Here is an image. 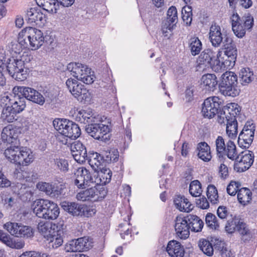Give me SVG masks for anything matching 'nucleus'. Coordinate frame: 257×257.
<instances>
[{
	"instance_id": "obj_43",
	"label": "nucleus",
	"mask_w": 257,
	"mask_h": 257,
	"mask_svg": "<svg viewBox=\"0 0 257 257\" xmlns=\"http://www.w3.org/2000/svg\"><path fill=\"white\" fill-rule=\"evenodd\" d=\"M238 85L237 76L232 71H226L221 76V81L219 84Z\"/></svg>"
},
{
	"instance_id": "obj_51",
	"label": "nucleus",
	"mask_w": 257,
	"mask_h": 257,
	"mask_svg": "<svg viewBox=\"0 0 257 257\" xmlns=\"http://www.w3.org/2000/svg\"><path fill=\"white\" fill-rule=\"evenodd\" d=\"M236 231L241 236V238L242 240H247L251 237L250 231L248 226L245 223L241 221L238 226Z\"/></svg>"
},
{
	"instance_id": "obj_6",
	"label": "nucleus",
	"mask_w": 257,
	"mask_h": 257,
	"mask_svg": "<svg viewBox=\"0 0 257 257\" xmlns=\"http://www.w3.org/2000/svg\"><path fill=\"white\" fill-rule=\"evenodd\" d=\"M54 128L62 136L74 140L81 135L78 125L66 119L56 118L53 120Z\"/></svg>"
},
{
	"instance_id": "obj_8",
	"label": "nucleus",
	"mask_w": 257,
	"mask_h": 257,
	"mask_svg": "<svg viewBox=\"0 0 257 257\" xmlns=\"http://www.w3.org/2000/svg\"><path fill=\"white\" fill-rule=\"evenodd\" d=\"M230 19L232 31L239 38L244 37L246 31L250 30L253 26V18L250 15L241 18L236 13L233 14Z\"/></svg>"
},
{
	"instance_id": "obj_63",
	"label": "nucleus",
	"mask_w": 257,
	"mask_h": 257,
	"mask_svg": "<svg viewBox=\"0 0 257 257\" xmlns=\"http://www.w3.org/2000/svg\"><path fill=\"white\" fill-rule=\"evenodd\" d=\"M241 184L239 182L231 181L227 187V192L228 194L234 196L239 190Z\"/></svg>"
},
{
	"instance_id": "obj_32",
	"label": "nucleus",
	"mask_w": 257,
	"mask_h": 257,
	"mask_svg": "<svg viewBox=\"0 0 257 257\" xmlns=\"http://www.w3.org/2000/svg\"><path fill=\"white\" fill-rule=\"evenodd\" d=\"M66 85L71 94L75 98H78L80 91L84 85L79 82L78 80L70 78L66 81Z\"/></svg>"
},
{
	"instance_id": "obj_31",
	"label": "nucleus",
	"mask_w": 257,
	"mask_h": 257,
	"mask_svg": "<svg viewBox=\"0 0 257 257\" xmlns=\"http://www.w3.org/2000/svg\"><path fill=\"white\" fill-rule=\"evenodd\" d=\"M197 156L204 162H209L212 158L210 146L205 142H201L197 145Z\"/></svg>"
},
{
	"instance_id": "obj_28",
	"label": "nucleus",
	"mask_w": 257,
	"mask_h": 257,
	"mask_svg": "<svg viewBox=\"0 0 257 257\" xmlns=\"http://www.w3.org/2000/svg\"><path fill=\"white\" fill-rule=\"evenodd\" d=\"M95 172L97 173V177L94 179V183L96 184L101 186L110 181L111 172L108 168L102 167Z\"/></svg>"
},
{
	"instance_id": "obj_30",
	"label": "nucleus",
	"mask_w": 257,
	"mask_h": 257,
	"mask_svg": "<svg viewBox=\"0 0 257 257\" xmlns=\"http://www.w3.org/2000/svg\"><path fill=\"white\" fill-rule=\"evenodd\" d=\"M215 53L211 49H206L202 52L198 59V65L205 67H210L211 63L215 58Z\"/></svg>"
},
{
	"instance_id": "obj_54",
	"label": "nucleus",
	"mask_w": 257,
	"mask_h": 257,
	"mask_svg": "<svg viewBox=\"0 0 257 257\" xmlns=\"http://www.w3.org/2000/svg\"><path fill=\"white\" fill-rule=\"evenodd\" d=\"M54 167L62 171L66 172L68 170L69 164L65 159L58 158L54 159Z\"/></svg>"
},
{
	"instance_id": "obj_57",
	"label": "nucleus",
	"mask_w": 257,
	"mask_h": 257,
	"mask_svg": "<svg viewBox=\"0 0 257 257\" xmlns=\"http://www.w3.org/2000/svg\"><path fill=\"white\" fill-rule=\"evenodd\" d=\"M205 221L207 225L211 229H217L219 225L215 215L208 213L205 217Z\"/></svg>"
},
{
	"instance_id": "obj_18",
	"label": "nucleus",
	"mask_w": 257,
	"mask_h": 257,
	"mask_svg": "<svg viewBox=\"0 0 257 257\" xmlns=\"http://www.w3.org/2000/svg\"><path fill=\"white\" fill-rule=\"evenodd\" d=\"M26 20L30 24H35L41 25L46 22V16L40 7H34L28 10L26 14Z\"/></svg>"
},
{
	"instance_id": "obj_22",
	"label": "nucleus",
	"mask_w": 257,
	"mask_h": 257,
	"mask_svg": "<svg viewBox=\"0 0 257 257\" xmlns=\"http://www.w3.org/2000/svg\"><path fill=\"white\" fill-rule=\"evenodd\" d=\"M63 225L60 226L45 239L48 241L49 247L57 248L61 246L63 243Z\"/></svg>"
},
{
	"instance_id": "obj_26",
	"label": "nucleus",
	"mask_w": 257,
	"mask_h": 257,
	"mask_svg": "<svg viewBox=\"0 0 257 257\" xmlns=\"http://www.w3.org/2000/svg\"><path fill=\"white\" fill-rule=\"evenodd\" d=\"M166 250L171 257H183L184 255L183 246L176 240H171L168 242Z\"/></svg>"
},
{
	"instance_id": "obj_14",
	"label": "nucleus",
	"mask_w": 257,
	"mask_h": 257,
	"mask_svg": "<svg viewBox=\"0 0 257 257\" xmlns=\"http://www.w3.org/2000/svg\"><path fill=\"white\" fill-rule=\"evenodd\" d=\"M21 134L17 125H8L5 126L2 133V139L7 144L5 149L10 146H17V142Z\"/></svg>"
},
{
	"instance_id": "obj_21",
	"label": "nucleus",
	"mask_w": 257,
	"mask_h": 257,
	"mask_svg": "<svg viewBox=\"0 0 257 257\" xmlns=\"http://www.w3.org/2000/svg\"><path fill=\"white\" fill-rule=\"evenodd\" d=\"M37 188L51 197H57L62 193V188L56 183L40 182L37 184Z\"/></svg>"
},
{
	"instance_id": "obj_13",
	"label": "nucleus",
	"mask_w": 257,
	"mask_h": 257,
	"mask_svg": "<svg viewBox=\"0 0 257 257\" xmlns=\"http://www.w3.org/2000/svg\"><path fill=\"white\" fill-rule=\"evenodd\" d=\"M222 100L218 96L209 97L205 99L202 112L204 117L212 118L217 113Z\"/></svg>"
},
{
	"instance_id": "obj_4",
	"label": "nucleus",
	"mask_w": 257,
	"mask_h": 257,
	"mask_svg": "<svg viewBox=\"0 0 257 257\" xmlns=\"http://www.w3.org/2000/svg\"><path fill=\"white\" fill-rule=\"evenodd\" d=\"M0 64L4 66V69H6L9 74L15 80L23 81L28 76V69L21 57H11L8 59L6 63L3 62Z\"/></svg>"
},
{
	"instance_id": "obj_2",
	"label": "nucleus",
	"mask_w": 257,
	"mask_h": 257,
	"mask_svg": "<svg viewBox=\"0 0 257 257\" xmlns=\"http://www.w3.org/2000/svg\"><path fill=\"white\" fill-rule=\"evenodd\" d=\"M4 155L9 162L20 167L28 166L35 159V153L31 149L19 145L7 147Z\"/></svg>"
},
{
	"instance_id": "obj_35",
	"label": "nucleus",
	"mask_w": 257,
	"mask_h": 257,
	"mask_svg": "<svg viewBox=\"0 0 257 257\" xmlns=\"http://www.w3.org/2000/svg\"><path fill=\"white\" fill-rule=\"evenodd\" d=\"M103 157L96 152H93L89 155V164L95 171L103 167Z\"/></svg>"
},
{
	"instance_id": "obj_47",
	"label": "nucleus",
	"mask_w": 257,
	"mask_h": 257,
	"mask_svg": "<svg viewBox=\"0 0 257 257\" xmlns=\"http://www.w3.org/2000/svg\"><path fill=\"white\" fill-rule=\"evenodd\" d=\"M190 194L193 197L200 196L202 193L201 184L198 180L192 181L189 186Z\"/></svg>"
},
{
	"instance_id": "obj_40",
	"label": "nucleus",
	"mask_w": 257,
	"mask_h": 257,
	"mask_svg": "<svg viewBox=\"0 0 257 257\" xmlns=\"http://www.w3.org/2000/svg\"><path fill=\"white\" fill-rule=\"evenodd\" d=\"M251 195L252 193L249 189L242 188L237 192V199L240 204L245 205L251 201Z\"/></svg>"
},
{
	"instance_id": "obj_59",
	"label": "nucleus",
	"mask_w": 257,
	"mask_h": 257,
	"mask_svg": "<svg viewBox=\"0 0 257 257\" xmlns=\"http://www.w3.org/2000/svg\"><path fill=\"white\" fill-rule=\"evenodd\" d=\"M178 16L177 11L176 7L174 6L171 7L167 12V17L165 21L169 23L175 24L177 22Z\"/></svg>"
},
{
	"instance_id": "obj_38",
	"label": "nucleus",
	"mask_w": 257,
	"mask_h": 257,
	"mask_svg": "<svg viewBox=\"0 0 257 257\" xmlns=\"http://www.w3.org/2000/svg\"><path fill=\"white\" fill-rule=\"evenodd\" d=\"M81 205L75 202L64 201L61 203L62 208L74 216H80Z\"/></svg>"
},
{
	"instance_id": "obj_19",
	"label": "nucleus",
	"mask_w": 257,
	"mask_h": 257,
	"mask_svg": "<svg viewBox=\"0 0 257 257\" xmlns=\"http://www.w3.org/2000/svg\"><path fill=\"white\" fill-rule=\"evenodd\" d=\"M175 229L176 234L179 238L183 239L187 238L190 235V225L187 217H177Z\"/></svg>"
},
{
	"instance_id": "obj_41",
	"label": "nucleus",
	"mask_w": 257,
	"mask_h": 257,
	"mask_svg": "<svg viewBox=\"0 0 257 257\" xmlns=\"http://www.w3.org/2000/svg\"><path fill=\"white\" fill-rule=\"evenodd\" d=\"M241 84L246 85L250 83L254 79L253 72L249 68H243L239 72Z\"/></svg>"
},
{
	"instance_id": "obj_9",
	"label": "nucleus",
	"mask_w": 257,
	"mask_h": 257,
	"mask_svg": "<svg viewBox=\"0 0 257 257\" xmlns=\"http://www.w3.org/2000/svg\"><path fill=\"white\" fill-rule=\"evenodd\" d=\"M4 228L16 237L28 239L34 235V230L31 226L21 223L8 222L4 224Z\"/></svg>"
},
{
	"instance_id": "obj_23",
	"label": "nucleus",
	"mask_w": 257,
	"mask_h": 257,
	"mask_svg": "<svg viewBox=\"0 0 257 257\" xmlns=\"http://www.w3.org/2000/svg\"><path fill=\"white\" fill-rule=\"evenodd\" d=\"M210 67L216 72H220L226 69H230L232 67L222 56V53L219 51L216 56H215V58L213 59Z\"/></svg>"
},
{
	"instance_id": "obj_34",
	"label": "nucleus",
	"mask_w": 257,
	"mask_h": 257,
	"mask_svg": "<svg viewBox=\"0 0 257 257\" xmlns=\"http://www.w3.org/2000/svg\"><path fill=\"white\" fill-rule=\"evenodd\" d=\"M187 217L190 225V230L195 232H200L202 230L204 222L199 217L193 214H190Z\"/></svg>"
},
{
	"instance_id": "obj_37",
	"label": "nucleus",
	"mask_w": 257,
	"mask_h": 257,
	"mask_svg": "<svg viewBox=\"0 0 257 257\" xmlns=\"http://www.w3.org/2000/svg\"><path fill=\"white\" fill-rule=\"evenodd\" d=\"M217 84L216 77L212 74L204 75L201 78V84L208 90H213Z\"/></svg>"
},
{
	"instance_id": "obj_56",
	"label": "nucleus",
	"mask_w": 257,
	"mask_h": 257,
	"mask_svg": "<svg viewBox=\"0 0 257 257\" xmlns=\"http://www.w3.org/2000/svg\"><path fill=\"white\" fill-rule=\"evenodd\" d=\"M77 239L79 246L81 248V251L87 250L90 248L92 245L91 239L88 237H83L79 238Z\"/></svg>"
},
{
	"instance_id": "obj_5",
	"label": "nucleus",
	"mask_w": 257,
	"mask_h": 257,
	"mask_svg": "<svg viewBox=\"0 0 257 257\" xmlns=\"http://www.w3.org/2000/svg\"><path fill=\"white\" fill-rule=\"evenodd\" d=\"M67 69L72 76L85 84H91L95 79L94 71L84 64L71 62L67 65Z\"/></svg>"
},
{
	"instance_id": "obj_50",
	"label": "nucleus",
	"mask_w": 257,
	"mask_h": 257,
	"mask_svg": "<svg viewBox=\"0 0 257 257\" xmlns=\"http://www.w3.org/2000/svg\"><path fill=\"white\" fill-rule=\"evenodd\" d=\"M240 220L237 218H232L228 219L225 226V230L228 233H232L237 230Z\"/></svg>"
},
{
	"instance_id": "obj_27",
	"label": "nucleus",
	"mask_w": 257,
	"mask_h": 257,
	"mask_svg": "<svg viewBox=\"0 0 257 257\" xmlns=\"http://www.w3.org/2000/svg\"><path fill=\"white\" fill-rule=\"evenodd\" d=\"M175 207L179 211L185 212L191 211L193 208L189 200L183 196L177 195L174 199Z\"/></svg>"
},
{
	"instance_id": "obj_24",
	"label": "nucleus",
	"mask_w": 257,
	"mask_h": 257,
	"mask_svg": "<svg viewBox=\"0 0 257 257\" xmlns=\"http://www.w3.org/2000/svg\"><path fill=\"white\" fill-rule=\"evenodd\" d=\"M60 224L46 220H41L37 225L38 232L44 238L50 235L53 231L57 229Z\"/></svg>"
},
{
	"instance_id": "obj_3",
	"label": "nucleus",
	"mask_w": 257,
	"mask_h": 257,
	"mask_svg": "<svg viewBox=\"0 0 257 257\" xmlns=\"http://www.w3.org/2000/svg\"><path fill=\"white\" fill-rule=\"evenodd\" d=\"M18 41L24 48L35 51L43 45L45 37L41 30L28 27L22 29L19 33Z\"/></svg>"
},
{
	"instance_id": "obj_15",
	"label": "nucleus",
	"mask_w": 257,
	"mask_h": 257,
	"mask_svg": "<svg viewBox=\"0 0 257 257\" xmlns=\"http://www.w3.org/2000/svg\"><path fill=\"white\" fill-rule=\"evenodd\" d=\"M223 44L225 50L224 54H222V56L233 67L235 64L237 56L236 48L233 43L232 39L229 37L225 36Z\"/></svg>"
},
{
	"instance_id": "obj_48",
	"label": "nucleus",
	"mask_w": 257,
	"mask_h": 257,
	"mask_svg": "<svg viewBox=\"0 0 257 257\" xmlns=\"http://www.w3.org/2000/svg\"><path fill=\"white\" fill-rule=\"evenodd\" d=\"M228 114H229L230 118H235L236 115L239 114L240 107L237 103H230L224 107Z\"/></svg>"
},
{
	"instance_id": "obj_12",
	"label": "nucleus",
	"mask_w": 257,
	"mask_h": 257,
	"mask_svg": "<svg viewBox=\"0 0 257 257\" xmlns=\"http://www.w3.org/2000/svg\"><path fill=\"white\" fill-rule=\"evenodd\" d=\"M254 154L250 151L241 152L235 159L234 169L238 172H242L248 170L254 161Z\"/></svg>"
},
{
	"instance_id": "obj_39",
	"label": "nucleus",
	"mask_w": 257,
	"mask_h": 257,
	"mask_svg": "<svg viewBox=\"0 0 257 257\" xmlns=\"http://www.w3.org/2000/svg\"><path fill=\"white\" fill-rule=\"evenodd\" d=\"M226 123V132L230 139L234 140L237 135V122L236 118H231Z\"/></svg>"
},
{
	"instance_id": "obj_58",
	"label": "nucleus",
	"mask_w": 257,
	"mask_h": 257,
	"mask_svg": "<svg viewBox=\"0 0 257 257\" xmlns=\"http://www.w3.org/2000/svg\"><path fill=\"white\" fill-rule=\"evenodd\" d=\"M182 14L183 22L186 25H190L192 20L191 8L189 6L183 7L182 10Z\"/></svg>"
},
{
	"instance_id": "obj_60",
	"label": "nucleus",
	"mask_w": 257,
	"mask_h": 257,
	"mask_svg": "<svg viewBox=\"0 0 257 257\" xmlns=\"http://www.w3.org/2000/svg\"><path fill=\"white\" fill-rule=\"evenodd\" d=\"M81 210L80 216L86 217H91L96 212V210L93 206H88L84 205H81Z\"/></svg>"
},
{
	"instance_id": "obj_62",
	"label": "nucleus",
	"mask_w": 257,
	"mask_h": 257,
	"mask_svg": "<svg viewBox=\"0 0 257 257\" xmlns=\"http://www.w3.org/2000/svg\"><path fill=\"white\" fill-rule=\"evenodd\" d=\"M215 146L217 153L222 155L225 152L226 145L224 140L221 136H218L216 139Z\"/></svg>"
},
{
	"instance_id": "obj_25",
	"label": "nucleus",
	"mask_w": 257,
	"mask_h": 257,
	"mask_svg": "<svg viewBox=\"0 0 257 257\" xmlns=\"http://www.w3.org/2000/svg\"><path fill=\"white\" fill-rule=\"evenodd\" d=\"M209 39L213 46L219 47L223 42V35L221 28L216 24L212 25L210 28Z\"/></svg>"
},
{
	"instance_id": "obj_7",
	"label": "nucleus",
	"mask_w": 257,
	"mask_h": 257,
	"mask_svg": "<svg viewBox=\"0 0 257 257\" xmlns=\"http://www.w3.org/2000/svg\"><path fill=\"white\" fill-rule=\"evenodd\" d=\"M26 107V102L24 98H18L11 106L3 108L1 121L4 123H11L17 120V114L22 112Z\"/></svg>"
},
{
	"instance_id": "obj_17",
	"label": "nucleus",
	"mask_w": 257,
	"mask_h": 257,
	"mask_svg": "<svg viewBox=\"0 0 257 257\" xmlns=\"http://www.w3.org/2000/svg\"><path fill=\"white\" fill-rule=\"evenodd\" d=\"M49 203H50V200L37 199L32 204L31 209L37 217L46 220Z\"/></svg>"
},
{
	"instance_id": "obj_46",
	"label": "nucleus",
	"mask_w": 257,
	"mask_h": 257,
	"mask_svg": "<svg viewBox=\"0 0 257 257\" xmlns=\"http://www.w3.org/2000/svg\"><path fill=\"white\" fill-rule=\"evenodd\" d=\"M223 154H225L227 157L232 160H235L237 157V152L236 146L233 142L229 141L227 142L225 148V152Z\"/></svg>"
},
{
	"instance_id": "obj_45",
	"label": "nucleus",
	"mask_w": 257,
	"mask_h": 257,
	"mask_svg": "<svg viewBox=\"0 0 257 257\" xmlns=\"http://www.w3.org/2000/svg\"><path fill=\"white\" fill-rule=\"evenodd\" d=\"M202 43L197 37H193L189 41V48L191 54L195 56L198 54L202 50Z\"/></svg>"
},
{
	"instance_id": "obj_52",
	"label": "nucleus",
	"mask_w": 257,
	"mask_h": 257,
	"mask_svg": "<svg viewBox=\"0 0 257 257\" xmlns=\"http://www.w3.org/2000/svg\"><path fill=\"white\" fill-rule=\"evenodd\" d=\"M103 155V159L108 163L116 161L119 157L118 152L115 149L105 151Z\"/></svg>"
},
{
	"instance_id": "obj_20",
	"label": "nucleus",
	"mask_w": 257,
	"mask_h": 257,
	"mask_svg": "<svg viewBox=\"0 0 257 257\" xmlns=\"http://www.w3.org/2000/svg\"><path fill=\"white\" fill-rule=\"evenodd\" d=\"M70 150L74 160L81 164L85 162L87 157L85 147L79 141L74 142L71 144Z\"/></svg>"
},
{
	"instance_id": "obj_29",
	"label": "nucleus",
	"mask_w": 257,
	"mask_h": 257,
	"mask_svg": "<svg viewBox=\"0 0 257 257\" xmlns=\"http://www.w3.org/2000/svg\"><path fill=\"white\" fill-rule=\"evenodd\" d=\"M220 93L225 96L234 97L239 94L240 90L238 85L219 84Z\"/></svg>"
},
{
	"instance_id": "obj_11",
	"label": "nucleus",
	"mask_w": 257,
	"mask_h": 257,
	"mask_svg": "<svg viewBox=\"0 0 257 257\" xmlns=\"http://www.w3.org/2000/svg\"><path fill=\"white\" fill-rule=\"evenodd\" d=\"M13 91L15 94H20L27 100L40 105H43L45 102V99L43 95L33 88L17 86L14 87Z\"/></svg>"
},
{
	"instance_id": "obj_16",
	"label": "nucleus",
	"mask_w": 257,
	"mask_h": 257,
	"mask_svg": "<svg viewBox=\"0 0 257 257\" xmlns=\"http://www.w3.org/2000/svg\"><path fill=\"white\" fill-rule=\"evenodd\" d=\"M74 184L79 188H83L89 186V183H94L90 172L84 167L79 168L76 173Z\"/></svg>"
},
{
	"instance_id": "obj_53",
	"label": "nucleus",
	"mask_w": 257,
	"mask_h": 257,
	"mask_svg": "<svg viewBox=\"0 0 257 257\" xmlns=\"http://www.w3.org/2000/svg\"><path fill=\"white\" fill-rule=\"evenodd\" d=\"M22 47H23V46L20 44L18 41V42H12L8 46L9 51H10L12 57L19 58L18 56L22 51Z\"/></svg>"
},
{
	"instance_id": "obj_49",
	"label": "nucleus",
	"mask_w": 257,
	"mask_h": 257,
	"mask_svg": "<svg viewBox=\"0 0 257 257\" xmlns=\"http://www.w3.org/2000/svg\"><path fill=\"white\" fill-rule=\"evenodd\" d=\"M207 196L211 203L216 204L219 202L218 191L214 185H208L207 190Z\"/></svg>"
},
{
	"instance_id": "obj_55",
	"label": "nucleus",
	"mask_w": 257,
	"mask_h": 257,
	"mask_svg": "<svg viewBox=\"0 0 257 257\" xmlns=\"http://www.w3.org/2000/svg\"><path fill=\"white\" fill-rule=\"evenodd\" d=\"M6 245L13 249H21L24 247L25 241L21 239H16L10 236Z\"/></svg>"
},
{
	"instance_id": "obj_64",
	"label": "nucleus",
	"mask_w": 257,
	"mask_h": 257,
	"mask_svg": "<svg viewBox=\"0 0 257 257\" xmlns=\"http://www.w3.org/2000/svg\"><path fill=\"white\" fill-rule=\"evenodd\" d=\"M19 257H51L47 253H42L36 251H26Z\"/></svg>"
},
{
	"instance_id": "obj_1",
	"label": "nucleus",
	"mask_w": 257,
	"mask_h": 257,
	"mask_svg": "<svg viewBox=\"0 0 257 257\" xmlns=\"http://www.w3.org/2000/svg\"><path fill=\"white\" fill-rule=\"evenodd\" d=\"M76 121L81 123H88L86 131L97 140H105L111 130L110 119L104 116L95 114L90 108L78 110L75 116Z\"/></svg>"
},
{
	"instance_id": "obj_42",
	"label": "nucleus",
	"mask_w": 257,
	"mask_h": 257,
	"mask_svg": "<svg viewBox=\"0 0 257 257\" xmlns=\"http://www.w3.org/2000/svg\"><path fill=\"white\" fill-rule=\"evenodd\" d=\"M60 214V209L58 205L54 202L50 200L48 208L46 220H54L56 219Z\"/></svg>"
},
{
	"instance_id": "obj_33",
	"label": "nucleus",
	"mask_w": 257,
	"mask_h": 257,
	"mask_svg": "<svg viewBox=\"0 0 257 257\" xmlns=\"http://www.w3.org/2000/svg\"><path fill=\"white\" fill-rule=\"evenodd\" d=\"M36 2L38 6L50 13H56L59 8L57 0H36Z\"/></svg>"
},
{
	"instance_id": "obj_61",
	"label": "nucleus",
	"mask_w": 257,
	"mask_h": 257,
	"mask_svg": "<svg viewBox=\"0 0 257 257\" xmlns=\"http://www.w3.org/2000/svg\"><path fill=\"white\" fill-rule=\"evenodd\" d=\"M12 95H9L8 93H5L0 95V105L3 107L7 106H11L12 104L16 100H13Z\"/></svg>"
},
{
	"instance_id": "obj_10",
	"label": "nucleus",
	"mask_w": 257,
	"mask_h": 257,
	"mask_svg": "<svg viewBox=\"0 0 257 257\" xmlns=\"http://www.w3.org/2000/svg\"><path fill=\"white\" fill-rule=\"evenodd\" d=\"M106 194L107 191L104 187L97 186L81 191L77 194L76 198L82 201L95 202L102 200Z\"/></svg>"
},
{
	"instance_id": "obj_44",
	"label": "nucleus",
	"mask_w": 257,
	"mask_h": 257,
	"mask_svg": "<svg viewBox=\"0 0 257 257\" xmlns=\"http://www.w3.org/2000/svg\"><path fill=\"white\" fill-rule=\"evenodd\" d=\"M198 246L202 251L206 255L211 256L213 254V248L212 244L207 240L201 239L198 242Z\"/></svg>"
},
{
	"instance_id": "obj_36",
	"label": "nucleus",
	"mask_w": 257,
	"mask_h": 257,
	"mask_svg": "<svg viewBox=\"0 0 257 257\" xmlns=\"http://www.w3.org/2000/svg\"><path fill=\"white\" fill-rule=\"evenodd\" d=\"M20 125H17L21 134L29 132H33L36 129L37 124L31 120L27 118H22L19 121Z\"/></svg>"
}]
</instances>
